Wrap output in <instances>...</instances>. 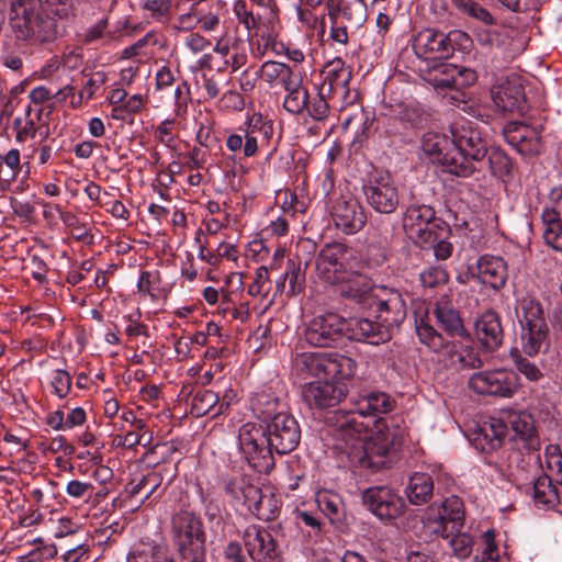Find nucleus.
Here are the masks:
<instances>
[{
  "instance_id": "obj_61",
  "label": "nucleus",
  "mask_w": 562,
  "mask_h": 562,
  "mask_svg": "<svg viewBox=\"0 0 562 562\" xmlns=\"http://www.w3.org/2000/svg\"><path fill=\"white\" fill-rule=\"evenodd\" d=\"M397 116L401 120V124L406 126L407 130L418 127L424 122L423 110L417 105H405L403 106Z\"/></svg>"
},
{
  "instance_id": "obj_28",
  "label": "nucleus",
  "mask_w": 562,
  "mask_h": 562,
  "mask_svg": "<svg viewBox=\"0 0 562 562\" xmlns=\"http://www.w3.org/2000/svg\"><path fill=\"white\" fill-rule=\"evenodd\" d=\"M260 490L258 485L241 476L229 479L224 484V491L233 505L243 506L248 513H251L256 502L260 499Z\"/></svg>"
},
{
  "instance_id": "obj_64",
  "label": "nucleus",
  "mask_w": 562,
  "mask_h": 562,
  "mask_svg": "<svg viewBox=\"0 0 562 562\" xmlns=\"http://www.w3.org/2000/svg\"><path fill=\"white\" fill-rule=\"evenodd\" d=\"M547 469L554 475L558 483H562V452L558 447H550L546 452Z\"/></svg>"
},
{
  "instance_id": "obj_15",
  "label": "nucleus",
  "mask_w": 562,
  "mask_h": 562,
  "mask_svg": "<svg viewBox=\"0 0 562 562\" xmlns=\"http://www.w3.org/2000/svg\"><path fill=\"white\" fill-rule=\"evenodd\" d=\"M426 519L434 524L432 532L449 538L462 527L464 520L463 502L458 496L447 497L440 506L432 505L427 510Z\"/></svg>"
},
{
  "instance_id": "obj_38",
  "label": "nucleus",
  "mask_w": 562,
  "mask_h": 562,
  "mask_svg": "<svg viewBox=\"0 0 562 562\" xmlns=\"http://www.w3.org/2000/svg\"><path fill=\"white\" fill-rule=\"evenodd\" d=\"M450 234V226L434 212L432 218L422 226V233L413 235L411 239L420 247L428 248V245L434 244L437 238H449Z\"/></svg>"
},
{
  "instance_id": "obj_62",
  "label": "nucleus",
  "mask_w": 562,
  "mask_h": 562,
  "mask_svg": "<svg viewBox=\"0 0 562 562\" xmlns=\"http://www.w3.org/2000/svg\"><path fill=\"white\" fill-rule=\"evenodd\" d=\"M328 93H322V88H319L318 94L313 98L311 101L308 100L307 110L311 117L316 121L325 120L329 114V105L326 101V97Z\"/></svg>"
},
{
  "instance_id": "obj_7",
  "label": "nucleus",
  "mask_w": 562,
  "mask_h": 562,
  "mask_svg": "<svg viewBox=\"0 0 562 562\" xmlns=\"http://www.w3.org/2000/svg\"><path fill=\"white\" fill-rule=\"evenodd\" d=\"M238 448L246 462L259 473H269L276 465L273 449L262 426L244 424L238 430Z\"/></svg>"
},
{
  "instance_id": "obj_33",
  "label": "nucleus",
  "mask_w": 562,
  "mask_h": 562,
  "mask_svg": "<svg viewBox=\"0 0 562 562\" xmlns=\"http://www.w3.org/2000/svg\"><path fill=\"white\" fill-rule=\"evenodd\" d=\"M127 562H175L168 547L161 543L139 542L127 554Z\"/></svg>"
},
{
  "instance_id": "obj_39",
  "label": "nucleus",
  "mask_w": 562,
  "mask_h": 562,
  "mask_svg": "<svg viewBox=\"0 0 562 562\" xmlns=\"http://www.w3.org/2000/svg\"><path fill=\"white\" fill-rule=\"evenodd\" d=\"M531 490L536 505L552 508L559 504V492L549 475L542 474L537 477Z\"/></svg>"
},
{
  "instance_id": "obj_41",
  "label": "nucleus",
  "mask_w": 562,
  "mask_h": 562,
  "mask_svg": "<svg viewBox=\"0 0 562 562\" xmlns=\"http://www.w3.org/2000/svg\"><path fill=\"white\" fill-rule=\"evenodd\" d=\"M258 74L261 79L270 86H274L276 83H281L283 86L296 72L284 63L267 60L260 66Z\"/></svg>"
},
{
  "instance_id": "obj_49",
  "label": "nucleus",
  "mask_w": 562,
  "mask_h": 562,
  "mask_svg": "<svg viewBox=\"0 0 562 562\" xmlns=\"http://www.w3.org/2000/svg\"><path fill=\"white\" fill-rule=\"evenodd\" d=\"M280 510V502L272 494H263L260 490V499L251 509V515L259 520L270 521L274 519Z\"/></svg>"
},
{
  "instance_id": "obj_47",
  "label": "nucleus",
  "mask_w": 562,
  "mask_h": 562,
  "mask_svg": "<svg viewBox=\"0 0 562 562\" xmlns=\"http://www.w3.org/2000/svg\"><path fill=\"white\" fill-rule=\"evenodd\" d=\"M34 33L30 40H34L38 43H46L55 40L58 34L57 21L49 15L36 14L33 27Z\"/></svg>"
},
{
  "instance_id": "obj_2",
  "label": "nucleus",
  "mask_w": 562,
  "mask_h": 562,
  "mask_svg": "<svg viewBox=\"0 0 562 562\" xmlns=\"http://www.w3.org/2000/svg\"><path fill=\"white\" fill-rule=\"evenodd\" d=\"M340 295L350 303L370 308L378 306L380 312H389L393 317L389 319L390 324H400L406 317V304L402 294L384 284L370 283H340ZM387 321V318L385 319Z\"/></svg>"
},
{
  "instance_id": "obj_36",
  "label": "nucleus",
  "mask_w": 562,
  "mask_h": 562,
  "mask_svg": "<svg viewBox=\"0 0 562 562\" xmlns=\"http://www.w3.org/2000/svg\"><path fill=\"white\" fill-rule=\"evenodd\" d=\"M251 408L255 416L260 420V426H266L279 415L286 414L278 397L268 392L258 393L252 400Z\"/></svg>"
},
{
  "instance_id": "obj_1",
  "label": "nucleus",
  "mask_w": 562,
  "mask_h": 562,
  "mask_svg": "<svg viewBox=\"0 0 562 562\" xmlns=\"http://www.w3.org/2000/svg\"><path fill=\"white\" fill-rule=\"evenodd\" d=\"M340 436L346 447L350 443V451H348L350 461L372 471L389 467L404 440L400 428L386 425H376V430L366 441L361 440L362 436L357 438L341 432Z\"/></svg>"
},
{
  "instance_id": "obj_48",
  "label": "nucleus",
  "mask_w": 562,
  "mask_h": 562,
  "mask_svg": "<svg viewBox=\"0 0 562 562\" xmlns=\"http://www.w3.org/2000/svg\"><path fill=\"white\" fill-rule=\"evenodd\" d=\"M348 247L342 243L327 244L321 251L317 258V269L328 270V267L335 268L338 262L347 254Z\"/></svg>"
},
{
  "instance_id": "obj_25",
  "label": "nucleus",
  "mask_w": 562,
  "mask_h": 562,
  "mask_svg": "<svg viewBox=\"0 0 562 562\" xmlns=\"http://www.w3.org/2000/svg\"><path fill=\"white\" fill-rule=\"evenodd\" d=\"M239 131L244 133V156L252 157L258 151V135L269 140L273 134V126L271 121L265 120L259 113H254L248 116Z\"/></svg>"
},
{
  "instance_id": "obj_18",
  "label": "nucleus",
  "mask_w": 562,
  "mask_h": 562,
  "mask_svg": "<svg viewBox=\"0 0 562 562\" xmlns=\"http://www.w3.org/2000/svg\"><path fill=\"white\" fill-rule=\"evenodd\" d=\"M341 381L325 379V381L307 383L302 392L303 398L310 407H333L347 395V387Z\"/></svg>"
},
{
  "instance_id": "obj_5",
  "label": "nucleus",
  "mask_w": 562,
  "mask_h": 562,
  "mask_svg": "<svg viewBox=\"0 0 562 562\" xmlns=\"http://www.w3.org/2000/svg\"><path fill=\"white\" fill-rule=\"evenodd\" d=\"M175 542L182 561H205V533L202 522L192 512L179 510L171 519Z\"/></svg>"
},
{
  "instance_id": "obj_46",
  "label": "nucleus",
  "mask_w": 562,
  "mask_h": 562,
  "mask_svg": "<svg viewBox=\"0 0 562 562\" xmlns=\"http://www.w3.org/2000/svg\"><path fill=\"white\" fill-rule=\"evenodd\" d=\"M416 334L419 341L434 352H443L449 348V342L445 340L442 335L423 319H420L419 323H416Z\"/></svg>"
},
{
  "instance_id": "obj_42",
  "label": "nucleus",
  "mask_w": 562,
  "mask_h": 562,
  "mask_svg": "<svg viewBox=\"0 0 562 562\" xmlns=\"http://www.w3.org/2000/svg\"><path fill=\"white\" fill-rule=\"evenodd\" d=\"M218 394L211 390H196L191 400L190 413L195 417H202L209 413L216 416Z\"/></svg>"
},
{
  "instance_id": "obj_27",
  "label": "nucleus",
  "mask_w": 562,
  "mask_h": 562,
  "mask_svg": "<svg viewBox=\"0 0 562 562\" xmlns=\"http://www.w3.org/2000/svg\"><path fill=\"white\" fill-rule=\"evenodd\" d=\"M475 334L487 350L497 349L504 339V329L499 315L494 311L484 312L475 322Z\"/></svg>"
},
{
  "instance_id": "obj_12",
  "label": "nucleus",
  "mask_w": 562,
  "mask_h": 562,
  "mask_svg": "<svg viewBox=\"0 0 562 562\" xmlns=\"http://www.w3.org/2000/svg\"><path fill=\"white\" fill-rule=\"evenodd\" d=\"M469 387L481 395L512 397L518 389L517 376L506 370H487L473 373Z\"/></svg>"
},
{
  "instance_id": "obj_52",
  "label": "nucleus",
  "mask_w": 562,
  "mask_h": 562,
  "mask_svg": "<svg viewBox=\"0 0 562 562\" xmlns=\"http://www.w3.org/2000/svg\"><path fill=\"white\" fill-rule=\"evenodd\" d=\"M488 166L492 175L498 179H504L512 171V161L509 157L501 149L493 148L487 153Z\"/></svg>"
},
{
  "instance_id": "obj_53",
  "label": "nucleus",
  "mask_w": 562,
  "mask_h": 562,
  "mask_svg": "<svg viewBox=\"0 0 562 562\" xmlns=\"http://www.w3.org/2000/svg\"><path fill=\"white\" fill-rule=\"evenodd\" d=\"M562 188L554 187L548 194L541 217L543 222L562 220Z\"/></svg>"
},
{
  "instance_id": "obj_59",
  "label": "nucleus",
  "mask_w": 562,
  "mask_h": 562,
  "mask_svg": "<svg viewBox=\"0 0 562 562\" xmlns=\"http://www.w3.org/2000/svg\"><path fill=\"white\" fill-rule=\"evenodd\" d=\"M546 229L543 238L547 245L557 251L562 252V220H552V222H543Z\"/></svg>"
},
{
  "instance_id": "obj_56",
  "label": "nucleus",
  "mask_w": 562,
  "mask_h": 562,
  "mask_svg": "<svg viewBox=\"0 0 562 562\" xmlns=\"http://www.w3.org/2000/svg\"><path fill=\"white\" fill-rule=\"evenodd\" d=\"M140 8L149 18L164 22L170 13L171 0H140Z\"/></svg>"
},
{
  "instance_id": "obj_13",
  "label": "nucleus",
  "mask_w": 562,
  "mask_h": 562,
  "mask_svg": "<svg viewBox=\"0 0 562 562\" xmlns=\"http://www.w3.org/2000/svg\"><path fill=\"white\" fill-rule=\"evenodd\" d=\"M346 318L335 313L315 316L304 330V337L308 345L318 348H327L345 338Z\"/></svg>"
},
{
  "instance_id": "obj_23",
  "label": "nucleus",
  "mask_w": 562,
  "mask_h": 562,
  "mask_svg": "<svg viewBox=\"0 0 562 562\" xmlns=\"http://www.w3.org/2000/svg\"><path fill=\"white\" fill-rule=\"evenodd\" d=\"M233 13L238 23L247 31L249 41L257 38L258 45L262 44L265 48L272 43L274 37L273 25H271L270 30L268 27L263 30L260 18L254 14L246 0H235L233 2ZM269 23L272 24V21L270 20Z\"/></svg>"
},
{
  "instance_id": "obj_57",
  "label": "nucleus",
  "mask_w": 562,
  "mask_h": 562,
  "mask_svg": "<svg viewBox=\"0 0 562 562\" xmlns=\"http://www.w3.org/2000/svg\"><path fill=\"white\" fill-rule=\"evenodd\" d=\"M72 379L68 371L56 369L52 373L50 385L53 394L58 398H65L71 390Z\"/></svg>"
},
{
  "instance_id": "obj_50",
  "label": "nucleus",
  "mask_w": 562,
  "mask_h": 562,
  "mask_svg": "<svg viewBox=\"0 0 562 562\" xmlns=\"http://www.w3.org/2000/svg\"><path fill=\"white\" fill-rule=\"evenodd\" d=\"M319 509L331 522H339L344 516V505L336 494L323 493L317 496Z\"/></svg>"
},
{
  "instance_id": "obj_63",
  "label": "nucleus",
  "mask_w": 562,
  "mask_h": 562,
  "mask_svg": "<svg viewBox=\"0 0 562 562\" xmlns=\"http://www.w3.org/2000/svg\"><path fill=\"white\" fill-rule=\"evenodd\" d=\"M36 548L29 554L21 558L22 561L35 562L44 559H52L57 554V548L54 543H44L40 538L34 540Z\"/></svg>"
},
{
  "instance_id": "obj_32",
  "label": "nucleus",
  "mask_w": 562,
  "mask_h": 562,
  "mask_svg": "<svg viewBox=\"0 0 562 562\" xmlns=\"http://www.w3.org/2000/svg\"><path fill=\"white\" fill-rule=\"evenodd\" d=\"M507 422L513 431V438L522 440L527 448L536 449L539 440L536 435L533 418L526 412H514L508 414Z\"/></svg>"
},
{
  "instance_id": "obj_37",
  "label": "nucleus",
  "mask_w": 562,
  "mask_h": 562,
  "mask_svg": "<svg viewBox=\"0 0 562 562\" xmlns=\"http://www.w3.org/2000/svg\"><path fill=\"white\" fill-rule=\"evenodd\" d=\"M435 210L425 204L409 205L403 217V228L409 238L422 233V226L432 218Z\"/></svg>"
},
{
  "instance_id": "obj_24",
  "label": "nucleus",
  "mask_w": 562,
  "mask_h": 562,
  "mask_svg": "<svg viewBox=\"0 0 562 562\" xmlns=\"http://www.w3.org/2000/svg\"><path fill=\"white\" fill-rule=\"evenodd\" d=\"M322 93L347 98L349 94V81L351 71L341 58L328 61L323 69Z\"/></svg>"
},
{
  "instance_id": "obj_16",
  "label": "nucleus",
  "mask_w": 562,
  "mask_h": 562,
  "mask_svg": "<svg viewBox=\"0 0 562 562\" xmlns=\"http://www.w3.org/2000/svg\"><path fill=\"white\" fill-rule=\"evenodd\" d=\"M330 215L336 227L351 235L361 231L367 222L363 206L351 194H341L330 206Z\"/></svg>"
},
{
  "instance_id": "obj_35",
  "label": "nucleus",
  "mask_w": 562,
  "mask_h": 562,
  "mask_svg": "<svg viewBox=\"0 0 562 562\" xmlns=\"http://www.w3.org/2000/svg\"><path fill=\"white\" fill-rule=\"evenodd\" d=\"M405 494L413 505L419 506L428 503L434 494L432 477L427 473H414L409 477Z\"/></svg>"
},
{
  "instance_id": "obj_26",
  "label": "nucleus",
  "mask_w": 562,
  "mask_h": 562,
  "mask_svg": "<svg viewBox=\"0 0 562 562\" xmlns=\"http://www.w3.org/2000/svg\"><path fill=\"white\" fill-rule=\"evenodd\" d=\"M328 16L334 13L337 21L349 25L350 29L360 27L367 19V5L363 0H327Z\"/></svg>"
},
{
  "instance_id": "obj_4",
  "label": "nucleus",
  "mask_w": 562,
  "mask_h": 562,
  "mask_svg": "<svg viewBox=\"0 0 562 562\" xmlns=\"http://www.w3.org/2000/svg\"><path fill=\"white\" fill-rule=\"evenodd\" d=\"M517 318L522 351L530 357L538 355L548 346L549 336V326L540 303L530 297L522 299L517 310Z\"/></svg>"
},
{
  "instance_id": "obj_34",
  "label": "nucleus",
  "mask_w": 562,
  "mask_h": 562,
  "mask_svg": "<svg viewBox=\"0 0 562 562\" xmlns=\"http://www.w3.org/2000/svg\"><path fill=\"white\" fill-rule=\"evenodd\" d=\"M165 476H168V480L172 481L175 472L166 470V473L164 474L160 470H151L143 475L138 481L130 482L127 485V492L132 497L140 495V501L144 502L159 488Z\"/></svg>"
},
{
  "instance_id": "obj_10",
  "label": "nucleus",
  "mask_w": 562,
  "mask_h": 562,
  "mask_svg": "<svg viewBox=\"0 0 562 562\" xmlns=\"http://www.w3.org/2000/svg\"><path fill=\"white\" fill-rule=\"evenodd\" d=\"M238 536L252 562H283V551L271 532L251 524L238 530Z\"/></svg>"
},
{
  "instance_id": "obj_6",
  "label": "nucleus",
  "mask_w": 562,
  "mask_h": 562,
  "mask_svg": "<svg viewBox=\"0 0 562 562\" xmlns=\"http://www.w3.org/2000/svg\"><path fill=\"white\" fill-rule=\"evenodd\" d=\"M422 150L434 164L440 165L443 172L464 178L474 172L456 148L451 136L427 132L422 139Z\"/></svg>"
},
{
  "instance_id": "obj_19",
  "label": "nucleus",
  "mask_w": 562,
  "mask_h": 562,
  "mask_svg": "<svg viewBox=\"0 0 562 562\" xmlns=\"http://www.w3.org/2000/svg\"><path fill=\"white\" fill-rule=\"evenodd\" d=\"M451 139L468 165L473 168V160H481L486 154L484 142L477 130L469 121L454 123L451 127Z\"/></svg>"
},
{
  "instance_id": "obj_3",
  "label": "nucleus",
  "mask_w": 562,
  "mask_h": 562,
  "mask_svg": "<svg viewBox=\"0 0 562 562\" xmlns=\"http://www.w3.org/2000/svg\"><path fill=\"white\" fill-rule=\"evenodd\" d=\"M294 370L304 380H347L355 375L357 364L350 357L336 352H302L294 359Z\"/></svg>"
},
{
  "instance_id": "obj_9",
  "label": "nucleus",
  "mask_w": 562,
  "mask_h": 562,
  "mask_svg": "<svg viewBox=\"0 0 562 562\" xmlns=\"http://www.w3.org/2000/svg\"><path fill=\"white\" fill-rule=\"evenodd\" d=\"M362 191L368 204L378 213L392 214L398 207V189L389 172L370 173L362 186Z\"/></svg>"
},
{
  "instance_id": "obj_58",
  "label": "nucleus",
  "mask_w": 562,
  "mask_h": 562,
  "mask_svg": "<svg viewBox=\"0 0 562 562\" xmlns=\"http://www.w3.org/2000/svg\"><path fill=\"white\" fill-rule=\"evenodd\" d=\"M448 539H449V544H450L451 551L457 558L463 559V558H468L471 554V552H472L471 536L458 531L456 535H454V532H452V535H450V537Z\"/></svg>"
},
{
  "instance_id": "obj_51",
  "label": "nucleus",
  "mask_w": 562,
  "mask_h": 562,
  "mask_svg": "<svg viewBox=\"0 0 562 562\" xmlns=\"http://www.w3.org/2000/svg\"><path fill=\"white\" fill-rule=\"evenodd\" d=\"M54 209L59 212L60 220L70 229V234L75 239L91 243L92 236L89 229L74 213L60 211L59 205H55Z\"/></svg>"
},
{
  "instance_id": "obj_11",
  "label": "nucleus",
  "mask_w": 562,
  "mask_h": 562,
  "mask_svg": "<svg viewBox=\"0 0 562 562\" xmlns=\"http://www.w3.org/2000/svg\"><path fill=\"white\" fill-rule=\"evenodd\" d=\"M392 409L390 396L382 392H372L368 394L359 404L358 411L346 417L339 425V432L360 438L366 435L370 428V423H366L367 417H375L379 414H385Z\"/></svg>"
},
{
  "instance_id": "obj_22",
  "label": "nucleus",
  "mask_w": 562,
  "mask_h": 562,
  "mask_svg": "<svg viewBox=\"0 0 562 562\" xmlns=\"http://www.w3.org/2000/svg\"><path fill=\"white\" fill-rule=\"evenodd\" d=\"M345 338L363 341L370 345H379L391 338L389 326L373 322L369 318L346 319Z\"/></svg>"
},
{
  "instance_id": "obj_45",
  "label": "nucleus",
  "mask_w": 562,
  "mask_h": 562,
  "mask_svg": "<svg viewBox=\"0 0 562 562\" xmlns=\"http://www.w3.org/2000/svg\"><path fill=\"white\" fill-rule=\"evenodd\" d=\"M446 351L451 357V363L459 364L462 369H475L482 366V360L477 352L470 346L449 344V348Z\"/></svg>"
},
{
  "instance_id": "obj_17",
  "label": "nucleus",
  "mask_w": 562,
  "mask_h": 562,
  "mask_svg": "<svg viewBox=\"0 0 562 562\" xmlns=\"http://www.w3.org/2000/svg\"><path fill=\"white\" fill-rule=\"evenodd\" d=\"M363 504L381 520H393L404 512V501L386 486L367 488L362 494Z\"/></svg>"
},
{
  "instance_id": "obj_14",
  "label": "nucleus",
  "mask_w": 562,
  "mask_h": 562,
  "mask_svg": "<svg viewBox=\"0 0 562 562\" xmlns=\"http://www.w3.org/2000/svg\"><path fill=\"white\" fill-rule=\"evenodd\" d=\"M262 428L268 436V443L278 454H288L300 443V425L289 413L279 415Z\"/></svg>"
},
{
  "instance_id": "obj_20",
  "label": "nucleus",
  "mask_w": 562,
  "mask_h": 562,
  "mask_svg": "<svg viewBox=\"0 0 562 562\" xmlns=\"http://www.w3.org/2000/svg\"><path fill=\"white\" fill-rule=\"evenodd\" d=\"M541 130L521 122H509L504 126L506 142L519 154L538 155L541 150Z\"/></svg>"
},
{
  "instance_id": "obj_29",
  "label": "nucleus",
  "mask_w": 562,
  "mask_h": 562,
  "mask_svg": "<svg viewBox=\"0 0 562 562\" xmlns=\"http://www.w3.org/2000/svg\"><path fill=\"white\" fill-rule=\"evenodd\" d=\"M282 87L285 91L283 109L294 115L302 114L307 108L310 100L308 89L303 85L302 75L296 72Z\"/></svg>"
},
{
  "instance_id": "obj_44",
  "label": "nucleus",
  "mask_w": 562,
  "mask_h": 562,
  "mask_svg": "<svg viewBox=\"0 0 562 562\" xmlns=\"http://www.w3.org/2000/svg\"><path fill=\"white\" fill-rule=\"evenodd\" d=\"M456 77H458V66L448 64L442 65L441 69L430 75L428 82L436 91H443L446 89L454 90L456 93L450 97L452 101H458Z\"/></svg>"
},
{
  "instance_id": "obj_60",
  "label": "nucleus",
  "mask_w": 562,
  "mask_h": 562,
  "mask_svg": "<svg viewBox=\"0 0 562 562\" xmlns=\"http://www.w3.org/2000/svg\"><path fill=\"white\" fill-rule=\"evenodd\" d=\"M215 562H247V560L243 553L241 544L232 540L217 552Z\"/></svg>"
},
{
  "instance_id": "obj_30",
  "label": "nucleus",
  "mask_w": 562,
  "mask_h": 562,
  "mask_svg": "<svg viewBox=\"0 0 562 562\" xmlns=\"http://www.w3.org/2000/svg\"><path fill=\"white\" fill-rule=\"evenodd\" d=\"M469 270L472 277L481 281H506L510 277L507 262L502 257L492 255L481 256Z\"/></svg>"
},
{
  "instance_id": "obj_43",
  "label": "nucleus",
  "mask_w": 562,
  "mask_h": 562,
  "mask_svg": "<svg viewBox=\"0 0 562 562\" xmlns=\"http://www.w3.org/2000/svg\"><path fill=\"white\" fill-rule=\"evenodd\" d=\"M451 3L460 14L472 18L485 26L496 24V19L493 14L474 0H451Z\"/></svg>"
},
{
  "instance_id": "obj_8",
  "label": "nucleus",
  "mask_w": 562,
  "mask_h": 562,
  "mask_svg": "<svg viewBox=\"0 0 562 562\" xmlns=\"http://www.w3.org/2000/svg\"><path fill=\"white\" fill-rule=\"evenodd\" d=\"M462 40L470 41L468 34L459 30L446 34L436 29H425L415 36L413 49L424 60L448 59L454 52L453 43Z\"/></svg>"
},
{
  "instance_id": "obj_55",
  "label": "nucleus",
  "mask_w": 562,
  "mask_h": 562,
  "mask_svg": "<svg viewBox=\"0 0 562 562\" xmlns=\"http://www.w3.org/2000/svg\"><path fill=\"white\" fill-rule=\"evenodd\" d=\"M116 446L124 447L126 449H135L137 446H147L151 441V434L145 429L143 431L128 430L123 436H116L114 438Z\"/></svg>"
},
{
  "instance_id": "obj_40",
  "label": "nucleus",
  "mask_w": 562,
  "mask_h": 562,
  "mask_svg": "<svg viewBox=\"0 0 562 562\" xmlns=\"http://www.w3.org/2000/svg\"><path fill=\"white\" fill-rule=\"evenodd\" d=\"M438 324L451 336L465 337L467 330L459 313L447 306L437 305L434 311Z\"/></svg>"
},
{
  "instance_id": "obj_54",
  "label": "nucleus",
  "mask_w": 562,
  "mask_h": 562,
  "mask_svg": "<svg viewBox=\"0 0 562 562\" xmlns=\"http://www.w3.org/2000/svg\"><path fill=\"white\" fill-rule=\"evenodd\" d=\"M510 358L513 359L517 371L522 374L527 380L531 382L539 381L543 374L536 363L524 358L519 350L513 349L510 351Z\"/></svg>"
},
{
  "instance_id": "obj_21",
  "label": "nucleus",
  "mask_w": 562,
  "mask_h": 562,
  "mask_svg": "<svg viewBox=\"0 0 562 562\" xmlns=\"http://www.w3.org/2000/svg\"><path fill=\"white\" fill-rule=\"evenodd\" d=\"M492 100L503 113L522 112L526 98L522 85L518 77H508L492 88Z\"/></svg>"
},
{
  "instance_id": "obj_31",
  "label": "nucleus",
  "mask_w": 562,
  "mask_h": 562,
  "mask_svg": "<svg viewBox=\"0 0 562 562\" xmlns=\"http://www.w3.org/2000/svg\"><path fill=\"white\" fill-rule=\"evenodd\" d=\"M35 15L25 1L15 0L11 2L9 24L18 38L30 40L32 37Z\"/></svg>"
}]
</instances>
